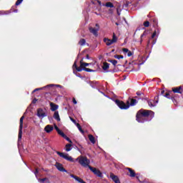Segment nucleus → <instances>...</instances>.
<instances>
[{
	"label": "nucleus",
	"instance_id": "nucleus-62",
	"mask_svg": "<svg viewBox=\"0 0 183 183\" xmlns=\"http://www.w3.org/2000/svg\"><path fill=\"white\" fill-rule=\"evenodd\" d=\"M142 99H144V97H141Z\"/></svg>",
	"mask_w": 183,
	"mask_h": 183
},
{
	"label": "nucleus",
	"instance_id": "nucleus-30",
	"mask_svg": "<svg viewBox=\"0 0 183 183\" xmlns=\"http://www.w3.org/2000/svg\"><path fill=\"white\" fill-rule=\"evenodd\" d=\"M151 21H152L153 22V26H157L158 25V20L155 18H153L151 19Z\"/></svg>",
	"mask_w": 183,
	"mask_h": 183
},
{
	"label": "nucleus",
	"instance_id": "nucleus-3",
	"mask_svg": "<svg viewBox=\"0 0 183 183\" xmlns=\"http://www.w3.org/2000/svg\"><path fill=\"white\" fill-rule=\"evenodd\" d=\"M115 104L120 108V109H128V108H129V100H127L125 104V102L119 99H116Z\"/></svg>",
	"mask_w": 183,
	"mask_h": 183
},
{
	"label": "nucleus",
	"instance_id": "nucleus-55",
	"mask_svg": "<svg viewBox=\"0 0 183 183\" xmlns=\"http://www.w3.org/2000/svg\"><path fill=\"white\" fill-rule=\"evenodd\" d=\"M78 145H79V148H81V149H84V147H82V145H81L79 144H78Z\"/></svg>",
	"mask_w": 183,
	"mask_h": 183
},
{
	"label": "nucleus",
	"instance_id": "nucleus-50",
	"mask_svg": "<svg viewBox=\"0 0 183 183\" xmlns=\"http://www.w3.org/2000/svg\"><path fill=\"white\" fill-rule=\"evenodd\" d=\"M39 171L38 170V169H36L34 174L35 175H36L37 174H39Z\"/></svg>",
	"mask_w": 183,
	"mask_h": 183
},
{
	"label": "nucleus",
	"instance_id": "nucleus-61",
	"mask_svg": "<svg viewBox=\"0 0 183 183\" xmlns=\"http://www.w3.org/2000/svg\"><path fill=\"white\" fill-rule=\"evenodd\" d=\"M135 98H137V99H139V98H138V97H135Z\"/></svg>",
	"mask_w": 183,
	"mask_h": 183
},
{
	"label": "nucleus",
	"instance_id": "nucleus-19",
	"mask_svg": "<svg viewBox=\"0 0 183 183\" xmlns=\"http://www.w3.org/2000/svg\"><path fill=\"white\" fill-rule=\"evenodd\" d=\"M159 32H160L159 28H157L153 32V34H152V39H154V38H155L157 35H159Z\"/></svg>",
	"mask_w": 183,
	"mask_h": 183
},
{
	"label": "nucleus",
	"instance_id": "nucleus-1",
	"mask_svg": "<svg viewBox=\"0 0 183 183\" xmlns=\"http://www.w3.org/2000/svg\"><path fill=\"white\" fill-rule=\"evenodd\" d=\"M151 114H152V110L142 109L139 110L136 114V121H137V122H139L140 124H144V122H148V121H150L149 118Z\"/></svg>",
	"mask_w": 183,
	"mask_h": 183
},
{
	"label": "nucleus",
	"instance_id": "nucleus-53",
	"mask_svg": "<svg viewBox=\"0 0 183 183\" xmlns=\"http://www.w3.org/2000/svg\"><path fill=\"white\" fill-rule=\"evenodd\" d=\"M156 43H157V40H153L152 42V45H155Z\"/></svg>",
	"mask_w": 183,
	"mask_h": 183
},
{
	"label": "nucleus",
	"instance_id": "nucleus-33",
	"mask_svg": "<svg viewBox=\"0 0 183 183\" xmlns=\"http://www.w3.org/2000/svg\"><path fill=\"white\" fill-rule=\"evenodd\" d=\"M116 59H124V56L116 54L114 56Z\"/></svg>",
	"mask_w": 183,
	"mask_h": 183
},
{
	"label": "nucleus",
	"instance_id": "nucleus-32",
	"mask_svg": "<svg viewBox=\"0 0 183 183\" xmlns=\"http://www.w3.org/2000/svg\"><path fill=\"white\" fill-rule=\"evenodd\" d=\"M105 6H107V8H114V4L112 2H107Z\"/></svg>",
	"mask_w": 183,
	"mask_h": 183
},
{
	"label": "nucleus",
	"instance_id": "nucleus-14",
	"mask_svg": "<svg viewBox=\"0 0 183 183\" xmlns=\"http://www.w3.org/2000/svg\"><path fill=\"white\" fill-rule=\"evenodd\" d=\"M110 178H112V181H114L115 183H119L120 182L118 176L114 174L113 173L110 174Z\"/></svg>",
	"mask_w": 183,
	"mask_h": 183
},
{
	"label": "nucleus",
	"instance_id": "nucleus-63",
	"mask_svg": "<svg viewBox=\"0 0 183 183\" xmlns=\"http://www.w3.org/2000/svg\"><path fill=\"white\" fill-rule=\"evenodd\" d=\"M136 178H137V179H138V177H136Z\"/></svg>",
	"mask_w": 183,
	"mask_h": 183
},
{
	"label": "nucleus",
	"instance_id": "nucleus-56",
	"mask_svg": "<svg viewBox=\"0 0 183 183\" xmlns=\"http://www.w3.org/2000/svg\"><path fill=\"white\" fill-rule=\"evenodd\" d=\"M86 59H89V54L86 55Z\"/></svg>",
	"mask_w": 183,
	"mask_h": 183
},
{
	"label": "nucleus",
	"instance_id": "nucleus-41",
	"mask_svg": "<svg viewBox=\"0 0 183 183\" xmlns=\"http://www.w3.org/2000/svg\"><path fill=\"white\" fill-rule=\"evenodd\" d=\"M147 31H144L143 34L141 35V41H142V38H144V36H147Z\"/></svg>",
	"mask_w": 183,
	"mask_h": 183
},
{
	"label": "nucleus",
	"instance_id": "nucleus-18",
	"mask_svg": "<svg viewBox=\"0 0 183 183\" xmlns=\"http://www.w3.org/2000/svg\"><path fill=\"white\" fill-rule=\"evenodd\" d=\"M91 34H93L95 36H98V29H94L92 27H89V29Z\"/></svg>",
	"mask_w": 183,
	"mask_h": 183
},
{
	"label": "nucleus",
	"instance_id": "nucleus-28",
	"mask_svg": "<svg viewBox=\"0 0 183 183\" xmlns=\"http://www.w3.org/2000/svg\"><path fill=\"white\" fill-rule=\"evenodd\" d=\"M91 3L93 5H97V4H99V5L101 6V1H99V0H92Z\"/></svg>",
	"mask_w": 183,
	"mask_h": 183
},
{
	"label": "nucleus",
	"instance_id": "nucleus-23",
	"mask_svg": "<svg viewBox=\"0 0 183 183\" xmlns=\"http://www.w3.org/2000/svg\"><path fill=\"white\" fill-rule=\"evenodd\" d=\"M61 137H62V138H64V139H66V141H68V142H69L70 144H72V140H71V139H69V137H68V136H66L65 133H63Z\"/></svg>",
	"mask_w": 183,
	"mask_h": 183
},
{
	"label": "nucleus",
	"instance_id": "nucleus-43",
	"mask_svg": "<svg viewBox=\"0 0 183 183\" xmlns=\"http://www.w3.org/2000/svg\"><path fill=\"white\" fill-rule=\"evenodd\" d=\"M159 99V95H157V96H156V97H154V100H156V104H158Z\"/></svg>",
	"mask_w": 183,
	"mask_h": 183
},
{
	"label": "nucleus",
	"instance_id": "nucleus-26",
	"mask_svg": "<svg viewBox=\"0 0 183 183\" xmlns=\"http://www.w3.org/2000/svg\"><path fill=\"white\" fill-rule=\"evenodd\" d=\"M85 44H86V40H85V39H81L79 41V45H80L81 46H84Z\"/></svg>",
	"mask_w": 183,
	"mask_h": 183
},
{
	"label": "nucleus",
	"instance_id": "nucleus-42",
	"mask_svg": "<svg viewBox=\"0 0 183 183\" xmlns=\"http://www.w3.org/2000/svg\"><path fill=\"white\" fill-rule=\"evenodd\" d=\"M122 51H123V52H124V54H127V53L129 52V50L128 49H127V48H124L122 49Z\"/></svg>",
	"mask_w": 183,
	"mask_h": 183
},
{
	"label": "nucleus",
	"instance_id": "nucleus-29",
	"mask_svg": "<svg viewBox=\"0 0 183 183\" xmlns=\"http://www.w3.org/2000/svg\"><path fill=\"white\" fill-rule=\"evenodd\" d=\"M108 62H110L111 64H112V65H114V66H117V64H118V61L112 60V59H109Z\"/></svg>",
	"mask_w": 183,
	"mask_h": 183
},
{
	"label": "nucleus",
	"instance_id": "nucleus-51",
	"mask_svg": "<svg viewBox=\"0 0 183 183\" xmlns=\"http://www.w3.org/2000/svg\"><path fill=\"white\" fill-rule=\"evenodd\" d=\"M85 62H84V59H81L80 60V65H81V64H84Z\"/></svg>",
	"mask_w": 183,
	"mask_h": 183
},
{
	"label": "nucleus",
	"instance_id": "nucleus-35",
	"mask_svg": "<svg viewBox=\"0 0 183 183\" xmlns=\"http://www.w3.org/2000/svg\"><path fill=\"white\" fill-rule=\"evenodd\" d=\"M41 89H48V88H45V86L41 87V88H37V89H35L33 91V93H34V92H36V91H41Z\"/></svg>",
	"mask_w": 183,
	"mask_h": 183
},
{
	"label": "nucleus",
	"instance_id": "nucleus-48",
	"mask_svg": "<svg viewBox=\"0 0 183 183\" xmlns=\"http://www.w3.org/2000/svg\"><path fill=\"white\" fill-rule=\"evenodd\" d=\"M73 104H74V105H76L77 104V102H76V99H75V98H73Z\"/></svg>",
	"mask_w": 183,
	"mask_h": 183
},
{
	"label": "nucleus",
	"instance_id": "nucleus-47",
	"mask_svg": "<svg viewBox=\"0 0 183 183\" xmlns=\"http://www.w3.org/2000/svg\"><path fill=\"white\" fill-rule=\"evenodd\" d=\"M137 95H138L139 97H141V95H144V93H142L141 92H137Z\"/></svg>",
	"mask_w": 183,
	"mask_h": 183
},
{
	"label": "nucleus",
	"instance_id": "nucleus-45",
	"mask_svg": "<svg viewBox=\"0 0 183 183\" xmlns=\"http://www.w3.org/2000/svg\"><path fill=\"white\" fill-rule=\"evenodd\" d=\"M129 5V2H126L124 5H123V8H127V6Z\"/></svg>",
	"mask_w": 183,
	"mask_h": 183
},
{
	"label": "nucleus",
	"instance_id": "nucleus-9",
	"mask_svg": "<svg viewBox=\"0 0 183 183\" xmlns=\"http://www.w3.org/2000/svg\"><path fill=\"white\" fill-rule=\"evenodd\" d=\"M89 169H90V171H92V172L94 173V175H97V177H99L100 178L102 177V173L101 172V171L99 169H97V168L92 167L91 166H89Z\"/></svg>",
	"mask_w": 183,
	"mask_h": 183
},
{
	"label": "nucleus",
	"instance_id": "nucleus-4",
	"mask_svg": "<svg viewBox=\"0 0 183 183\" xmlns=\"http://www.w3.org/2000/svg\"><path fill=\"white\" fill-rule=\"evenodd\" d=\"M117 41H118V37H117V35L115 34V33H113L112 39H109L108 38L104 39V42H105L107 46H109V45H112V44H115Z\"/></svg>",
	"mask_w": 183,
	"mask_h": 183
},
{
	"label": "nucleus",
	"instance_id": "nucleus-10",
	"mask_svg": "<svg viewBox=\"0 0 183 183\" xmlns=\"http://www.w3.org/2000/svg\"><path fill=\"white\" fill-rule=\"evenodd\" d=\"M125 169L126 171H129L127 175H129V177H131V178H134L135 175H137V174H135V170L132 169V168L126 167Z\"/></svg>",
	"mask_w": 183,
	"mask_h": 183
},
{
	"label": "nucleus",
	"instance_id": "nucleus-36",
	"mask_svg": "<svg viewBox=\"0 0 183 183\" xmlns=\"http://www.w3.org/2000/svg\"><path fill=\"white\" fill-rule=\"evenodd\" d=\"M143 25L145 28H148L149 26V21H144Z\"/></svg>",
	"mask_w": 183,
	"mask_h": 183
},
{
	"label": "nucleus",
	"instance_id": "nucleus-12",
	"mask_svg": "<svg viewBox=\"0 0 183 183\" xmlns=\"http://www.w3.org/2000/svg\"><path fill=\"white\" fill-rule=\"evenodd\" d=\"M172 91L174 94H182V86H177V87H173L172 89Z\"/></svg>",
	"mask_w": 183,
	"mask_h": 183
},
{
	"label": "nucleus",
	"instance_id": "nucleus-40",
	"mask_svg": "<svg viewBox=\"0 0 183 183\" xmlns=\"http://www.w3.org/2000/svg\"><path fill=\"white\" fill-rule=\"evenodd\" d=\"M9 14V11H0L1 15H8Z\"/></svg>",
	"mask_w": 183,
	"mask_h": 183
},
{
	"label": "nucleus",
	"instance_id": "nucleus-46",
	"mask_svg": "<svg viewBox=\"0 0 183 183\" xmlns=\"http://www.w3.org/2000/svg\"><path fill=\"white\" fill-rule=\"evenodd\" d=\"M127 56H132V52L131 51H127Z\"/></svg>",
	"mask_w": 183,
	"mask_h": 183
},
{
	"label": "nucleus",
	"instance_id": "nucleus-11",
	"mask_svg": "<svg viewBox=\"0 0 183 183\" xmlns=\"http://www.w3.org/2000/svg\"><path fill=\"white\" fill-rule=\"evenodd\" d=\"M56 168L61 172H66V169H65V168H64V166H62V164H61V163L56 162Z\"/></svg>",
	"mask_w": 183,
	"mask_h": 183
},
{
	"label": "nucleus",
	"instance_id": "nucleus-24",
	"mask_svg": "<svg viewBox=\"0 0 183 183\" xmlns=\"http://www.w3.org/2000/svg\"><path fill=\"white\" fill-rule=\"evenodd\" d=\"M88 137L90 142H92V144H95L96 142L95 137L92 134H89Z\"/></svg>",
	"mask_w": 183,
	"mask_h": 183
},
{
	"label": "nucleus",
	"instance_id": "nucleus-59",
	"mask_svg": "<svg viewBox=\"0 0 183 183\" xmlns=\"http://www.w3.org/2000/svg\"><path fill=\"white\" fill-rule=\"evenodd\" d=\"M14 12H18V10H17V9H16V10H14Z\"/></svg>",
	"mask_w": 183,
	"mask_h": 183
},
{
	"label": "nucleus",
	"instance_id": "nucleus-54",
	"mask_svg": "<svg viewBox=\"0 0 183 183\" xmlns=\"http://www.w3.org/2000/svg\"><path fill=\"white\" fill-rule=\"evenodd\" d=\"M76 149H77V151H79V152H81V154H82V151L81 150V149L76 147Z\"/></svg>",
	"mask_w": 183,
	"mask_h": 183
},
{
	"label": "nucleus",
	"instance_id": "nucleus-17",
	"mask_svg": "<svg viewBox=\"0 0 183 183\" xmlns=\"http://www.w3.org/2000/svg\"><path fill=\"white\" fill-rule=\"evenodd\" d=\"M44 131L47 132V134H49V132H52L54 131V127L51 125H46L44 128Z\"/></svg>",
	"mask_w": 183,
	"mask_h": 183
},
{
	"label": "nucleus",
	"instance_id": "nucleus-34",
	"mask_svg": "<svg viewBox=\"0 0 183 183\" xmlns=\"http://www.w3.org/2000/svg\"><path fill=\"white\" fill-rule=\"evenodd\" d=\"M39 181L41 183H44V182H45V181H47V182H49V179H48V178L39 179Z\"/></svg>",
	"mask_w": 183,
	"mask_h": 183
},
{
	"label": "nucleus",
	"instance_id": "nucleus-5",
	"mask_svg": "<svg viewBox=\"0 0 183 183\" xmlns=\"http://www.w3.org/2000/svg\"><path fill=\"white\" fill-rule=\"evenodd\" d=\"M25 119L24 116H22L20 118V125L19 129V136H18V141H21L22 139V128H24V119Z\"/></svg>",
	"mask_w": 183,
	"mask_h": 183
},
{
	"label": "nucleus",
	"instance_id": "nucleus-25",
	"mask_svg": "<svg viewBox=\"0 0 183 183\" xmlns=\"http://www.w3.org/2000/svg\"><path fill=\"white\" fill-rule=\"evenodd\" d=\"M54 129H56L57 134H59V135H62L64 134V132H62L61 129H59V127H58V126L55 125L54 126Z\"/></svg>",
	"mask_w": 183,
	"mask_h": 183
},
{
	"label": "nucleus",
	"instance_id": "nucleus-21",
	"mask_svg": "<svg viewBox=\"0 0 183 183\" xmlns=\"http://www.w3.org/2000/svg\"><path fill=\"white\" fill-rule=\"evenodd\" d=\"M102 69L103 71H108V69H109V64L107 62H104Z\"/></svg>",
	"mask_w": 183,
	"mask_h": 183
},
{
	"label": "nucleus",
	"instance_id": "nucleus-13",
	"mask_svg": "<svg viewBox=\"0 0 183 183\" xmlns=\"http://www.w3.org/2000/svg\"><path fill=\"white\" fill-rule=\"evenodd\" d=\"M127 101H129V107H135V104H138V100H137V99L129 98Z\"/></svg>",
	"mask_w": 183,
	"mask_h": 183
},
{
	"label": "nucleus",
	"instance_id": "nucleus-58",
	"mask_svg": "<svg viewBox=\"0 0 183 183\" xmlns=\"http://www.w3.org/2000/svg\"><path fill=\"white\" fill-rule=\"evenodd\" d=\"M116 24V25L118 26V25H119V24L118 23V22H116L115 23Z\"/></svg>",
	"mask_w": 183,
	"mask_h": 183
},
{
	"label": "nucleus",
	"instance_id": "nucleus-57",
	"mask_svg": "<svg viewBox=\"0 0 183 183\" xmlns=\"http://www.w3.org/2000/svg\"><path fill=\"white\" fill-rule=\"evenodd\" d=\"M96 26L98 28V29H99V24H96Z\"/></svg>",
	"mask_w": 183,
	"mask_h": 183
},
{
	"label": "nucleus",
	"instance_id": "nucleus-31",
	"mask_svg": "<svg viewBox=\"0 0 183 183\" xmlns=\"http://www.w3.org/2000/svg\"><path fill=\"white\" fill-rule=\"evenodd\" d=\"M76 125L79 131H80V132H81V134H84L85 132H84V130L82 129V127H81V124H79V123H77Z\"/></svg>",
	"mask_w": 183,
	"mask_h": 183
},
{
	"label": "nucleus",
	"instance_id": "nucleus-60",
	"mask_svg": "<svg viewBox=\"0 0 183 183\" xmlns=\"http://www.w3.org/2000/svg\"><path fill=\"white\" fill-rule=\"evenodd\" d=\"M117 14H118V15H119V12L118 11V9H117Z\"/></svg>",
	"mask_w": 183,
	"mask_h": 183
},
{
	"label": "nucleus",
	"instance_id": "nucleus-22",
	"mask_svg": "<svg viewBox=\"0 0 183 183\" xmlns=\"http://www.w3.org/2000/svg\"><path fill=\"white\" fill-rule=\"evenodd\" d=\"M73 68H75V69L76 70L77 72L82 71V69H81V65L79 67H78V66L76 65V61H74V63L73 64Z\"/></svg>",
	"mask_w": 183,
	"mask_h": 183
},
{
	"label": "nucleus",
	"instance_id": "nucleus-38",
	"mask_svg": "<svg viewBox=\"0 0 183 183\" xmlns=\"http://www.w3.org/2000/svg\"><path fill=\"white\" fill-rule=\"evenodd\" d=\"M164 97H165V98H168L169 99H171L169 92L165 93L164 95Z\"/></svg>",
	"mask_w": 183,
	"mask_h": 183
},
{
	"label": "nucleus",
	"instance_id": "nucleus-27",
	"mask_svg": "<svg viewBox=\"0 0 183 183\" xmlns=\"http://www.w3.org/2000/svg\"><path fill=\"white\" fill-rule=\"evenodd\" d=\"M71 147H72V144H66L65 149H66V152H69V151H71V149H72L71 148Z\"/></svg>",
	"mask_w": 183,
	"mask_h": 183
},
{
	"label": "nucleus",
	"instance_id": "nucleus-49",
	"mask_svg": "<svg viewBox=\"0 0 183 183\" xmlns=\"http://www.w3.org/2000/svg\"><path fill=\"white\" fill-rule=\"evenodd\" d=\"M160 95L164 97V95H165V90H162Z\"/></svg>",
	"mask_w": 183,
	"mask_h": 183
},
{
	"label": "nucleus",
	"instance_id": "nucleus-20",
	"mask_svg": "<svg viewBox=\"0 0 183 183\" xmlns=\"http://www.w3.org/2000/svg\"><path fill=\"white\" fill-rule=\"evenodd\" d=\"M53 117L56 119L58 122L61 121V117H59V113L58 112H54Z\"/></svg>",
	"mask_w": 183,
	"mask_h": 183
},
{
	"label": "nucleus",
	"instance_id": "nucleus-52",
	"mask_svg": "<svg viewBox=\"0 0 183 183\" xmlns=\"http://www.w3.org/2000/svg\"><path fill=\"white\" fill-rule=\"evenodd\" d=\"M36 101H37V99H33V101H32V104H36Z\"/></svg>",
	"mask_w": 183,
	"mask_h": 183
},
{
	"label": "nucleus",
	"instance_id": "nucleus-8",
	"mask_svg": "<svg viewBox=\"0 0 183 183\" xmlns=\"http://www.w3.org/2000/svg\"><path fill=\"white\" fill-rule=\"evenodd\" d=\"M36 115L39 118H41V119H42L43 118H45V117H47L48 114H46V112H45V110H44V109L39 108L37 109Z\"/></svg>",
	"mask_w": 183,
	"mask_h": 183
},
{
	"label": "nucleus",
	"instance_id": "nucleus-7",
	"mask_svg": "<svg viewBox=\"0 0 183 183\" xmlns=\"http://www.w3.org/2000/svg\"><path fill=\"white\" fill-rule=\"evenodd\" d=\"M91 63H81V71H85L86 72H95V70L91 69L89 68H86V66H89Z\"/></svg>",
	"mask_w": 183,
	"mask_h": 183
},
{
	"label": "nucleus",
	"instance_id": "nucleus-16",
	"mask_svg": "<svg viewBox=\"0 0 183 183\" xmlns=\"http://www.w3.org/2000/svg\"><path fill=\"white\" fill-rule=\"evenodd\" d=\"M50 107H51V111L56 112V109H58L59 106L53 102H50Z\"/></svg>",
	"mask_w": 183,
	"mask_h": 183
},
{
	"label": "nucleus",
	"instance_id": "nucleus-6",
	"mask_svg": "<svg viewBox=\"0 0 183 183\" xmlns=\"http://www.w3.org/2000/svg\"><path fill=\"white\" fill-rule=\"evenodd\" d=\"M57 155H59L61 158H64L66 161H69V162H74V158L69 156L68 154H64L60 152H56Z\"/></svg>",
	"mask_w": 183,
	"mask_h": 183
},
{
	"label": "nucleus",
	"instance_id": "nucleus-2",
	"mask_svg": "<svg viewBox=\"0 0 183 183\" xmlns=\"http://www.w3.org/2000/svg\"><path fill=\"white\" fill-rule=\"evenodd\" d=\"M78 159H79V164H80L81 167H84L85 168L88 167V168H89L90 167L89 164H91V161L88 159V157L80 156L76 159V161H78Z\"/></svg>",
	"mask_w": 183,
	"mask_h": 183
},
{
	"label": "nucleus",
	"instance_id": "nucleus-44",
	"mask_svg": "<svg viewBox=\"0 0 183 183\" xmlns=\"http://www.w3.org/2000/svg\"><path fill=\"white\" fill-rule=\"evenodd\" d=\"M148 105L149 107H155V105H154V104H152V102L151 101H148Z\"/></svg>",
	"mask_w": 183,
	"mask_h": 183
},
{
	"label": "nucleus",
	"instance_id": "nucleus-37",
	"mask_svg": "<svg viewBox=\"0 0 183 183\" xmlns=\"http://www.w3.org/2000/svg\"><path fill=\"white\" fill-rule=\"evenodd\" d=\"M22 1H24V0H17L15 4L16 6L21 5V4H22Z\"/></svg>",
	"mask_w": 183,
	"mask_h": 183
},
{
	"label": "nucleus",
	"instance_id": "nucleus-15",
	"mask_svg": "<svg viewBox=\"0 0 183 183\" xmlns=\"http://www.w3.org/2000/svg\"><path fill=\"white\" fill-rule=\"evenodd\" d=\"M54 86H56L57 88H62V86L59 85V84H49L47 85L46 86H44V88H47V89L49 91H51V89H52V88H54Z\"/></svg>",
	"mask_w": 183,
	"mask_h": 183
},
{
	"label": "nucleus",
	"instance_id": "nucleus-39",
	"mask_svg": "<svg viewBox=\"0 0 183 183\" xmlns=\"http://www.w3.org/2000/svg\"><path fill=\"white\" fill-rule=\"evenodd\" d=\"M69 119L71 120V121H72V122L74 123V124H75V125H76L78 123H76V120H75L74 118H72L71 117H69Z\"/></svg>",
	"mask_w": 183,
	"mask_h": 183
}]
</instances>
